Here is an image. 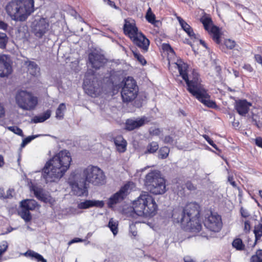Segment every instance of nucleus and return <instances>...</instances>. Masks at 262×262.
Returning <instances> with one entry per match:
<instances>
[{"mask_svg": "<svg viewBox=\"0 0 262 262\" xmlns=\"http://www.w3.org/2000/svg\"><path fill=\"white\" fill-rule=\"evenodd\" d=\"M176 64L180 75L186 83L187 91L205 106L212 108H216L217 105L215 102L210 99V96L201 84L199 74L193 71V77L190 80L188 73L189 65L181 59L177 60Z\"/></svg>", "mask_w": 262, "mask_h": 262, "instance_id": "nucleus-1", "label": "nucleus"}, {"mask_svg": "<svg viewBox=\"0 0 262 262\" xmlns=\"http://www.w3.org/2000/svg\"><path fill=\"white\" fill-rule=\"evenodd\" d=\"M72 158L67 150L55 155L46 163L42 171V177L47 183L55 182L62 178L69 168Z\"/></svg>", "mask_w": 262, "mask_h": 262, "instance_id": "nucleus-2", "label": "nucleus"}, {"mask_svg": "<svg viewBox=\"0 0 262 262\" xmlns=\"http://www.w3.org/2000/svg\"><path fill=\"white\" fill-rule=\"evenodd\" d=\"M200 207L196 203H190L184 208L173 209L172 218L175 223H180L189 228L192 232H199L202 229Z\"/></svg>", "mask_w": 262, "mask_h": 262, "instance_id": "nucleus-3", "label": "nucleus"}, {"mask_svg": "<svg viewBox=\"0 0 262 262\" xmlns=\"http://www.w3.org/2000/svg\"><path fill=\"white\" fill-rule=\"evenodd\" d=\"M6 10L12 20L25 21L34 11V0H12Z\"/></svg>", "mask_w": 262, "mask_h": 262, "instance_id": "nucleus-4", "label": "nucleus"}, {"mask_svg": "<svg viewBox=\"0 0 262 262\" xmlns=\"http://www.w3.org/2000/svg\"><path fill=\"white\" fill-rule=\"evenodd\" d=\"M134 212L138 216L152 217L158 210V205L154 197L148 192L142 191L133 202Z\"/></svg>", "mask_w": 262, "mask_h": 262, "instance_id": "nucleus-5", "label": "nucleus"}, {"mask_svg": "<svg viewBox=\"0 0 262 262\" xmlns=\"http://www.w3.org/2000/svg\"><path fill=\"white\" fill-rule=\"evenodd\" d=\"M144 186L151 193L163 194L166 191L165 181L158 170H151L145 176Z\"/></svg>", "mask_w": 262, "mask_h": 262, "instance_id": "nucleus-6", "label": "nucleus"}, {"mask_svg": "<svg viewBox=\"0 0 262 262\" xmlns=\"http://www.w3.org/2000/svg\"><path fill=\"white\" fill-rule=\"evenodd\" d=\"M85 181L95 186L103 185L105 183V176L103 170L98 166L90 165L83 171Z\"/></svg>", "mask_w": 262, "mask_h": 262, "instance_id": "nucleus-7", "label": "nucleus"}, {"mask_svg": "<svg viewBox=\"0 0 262 262\" xmlns=\"http://www.w3.org/2000/svg\"><path fill=\"white\" fill-rule=\"evenodd\" d=\"M122 83L123 86L121 92L122 100L125 102H131L138 95V86L137 82L132 77L128 76L123 80Z\"/></svg>", "mask_w": 262, "mask_h": 262, "instance_id": "nucleus-8", "label": "nucleus"}, {"mask_svg": "<svg viewBox=\"0 0 262 262\" xmlns=\"http://www.w3.org/2000/svg\"><path fill=\"white\" fill-rule=\"evenodd\" d=\"M204 29L208 33L212 40L217 45L221 43L222 32L220 28L213 24L209 14H204L200 19Z\"/></svg>", "mask_w": 262, "mask_h": 262, "instance_id": "nucleus-9", "label": "nucleus"}, {"mask_svg": "<svg viewBox=\"0 0 262 262\" xmlns=\"http://www.w3.org/2000/svg\"><path fill=\"white\" fill-rule=\"evenodd\" d=\"M15 99L19 107L26 110H34L38 103L37 98L26 91L18 92Z\"/></svg>", "mask_w": 262, "mask_h": 262, "instance_id": "nucleus-10", "label": "nucleus"}, {"mask_svg": "<svg viewBox=\"0 0 262 262\" xmlns=\"http://www.w3.org/2000/svg\"><path fill=\"white\" fill-rule=\"evenodd\" d=\"M205 227L211 231L219 232L222 227L223 223L221 216L216 213L210 212L204 221Z\"/></svg>", "mask_w": 262, "mask_h": 262, "instance_id": "nucleus-11", "label": "nucleus"}, {"mask_svg": "<svg viewBox=\"0 0 262 262\" xmlns=\"http://www.w3.org/2000/svg\"><path fill=\"white\" fill-rule=\"evenodd\" d=\"M87 78L84 79L83 89L85 92L92 97H97L100 92V82L93 76L92 81Z\"/></svg>", "mask_w": 262, "mask_h": 262, "instance_id": "nucleus-12", "label": "nucleus"}, {"mask_svg": "<svg viewBox=\"0 0 262 262\" xmlns=\"http://www.w3.org/2000/svg\"><path fill=\"white\" fill-rule=\"evenodd\" d=\"M88 61L91 67L99 70L103 67L107 62L104 56L98 52H91L88 55Z\"/></svg>", "mask_w": 262, "mask_h": 262, "instance_id": "nucleus-13", "label": "nucleus"}, {"mask_svg": "<svg viewBox=\"0 0 262 262\" xmlns=\"http://www.w3.org/2000/svg\"><path fill=\"white\" fill-rule=\"evenodd\" d=\"M129 187V185L126 184L118 192L111 196L107 202L108 207L112 208L114 205L123 201L127 195V191Z\"/></svg>", "mask_w": 262, "mask_h": 262, "instance_id": "nucleus-14", "label": "nucleus"}, {"mask_svg": "<svg viewBox=\"0 0 262 262\" xmlns=\"http://www.w3.org/2000/svg\"><path fill=\"white\" fill-rule=\"evenodd\" d=\"M49 23L46 18H41L36 22L34 25L32 30L34 35L41 38L49 30Z\"/></svg>", "mask_w": 262, "mask_h": 262, "instance_id": "nucleus-15", "label": "nucleus"}, {"mask_svg": "<svg viewBox=\"0 0 262 262\" xmlns=\"http://www.w3.org/2000/svg\"><path fill=\"white\" fill-rule=\"evenodd\" d=\"M130 40L134 45L140 49L142 52L146 53L148 51L150 41L141 32Z\"/></svg>", "mask_w": 262, "mask_h": 262, "instance_id": "nucleus-16", "label": "nucleus"}, {"mask_svg": "<svg viewBox=\"0 0 262 262\" xmlns=\"http://www.w3.org/2000/svg\"><path fill=\"white\" fill-rule=\"evenodd\" d=\"M123 32L126 36L131 39L140 33V32L138 31L135 21L130 18H127L124 19Z\"/></svg>", "mask_w": 262, "mask_h": 262, "instance_id": "nucleus-17", "label": "nucleus"}, {"mask_svg": "<svg viewBox=\"0 0 262 262\" xmlns=\"http://www.w3.org/2000/svg\"><path fill=\"white\" fill-rule=\"evenodd\" d=\"M12 72L10 61L7 55H0V77H7Z\"/></svg>", "mask_w": 262, "mask_h": 262, "instance_id": "nucleus-18", "label": "nucleus"}, {"mask_svg": "<svg viewBox=\"0 0 262 262\" xmlns=\"http://www.w3.org/2000/svg\"><path fill=\"white\" fill-rule=\"evenodd\" d=\"M86 181H83L80 183L70 182V184L73 193L77 196H87L88 191L86 186Z\"/></svg>", "mask_w": 262, "mask_h": 262, "instance_id": "nucleus-19", "label": "nucleus"}, {"mask_svg": "<svg viewBox=\"0 0 262 262\" xmlns=\"http://www.w3.org/2000/svg\"><path fill=\"white\" fill-rule=\"evenodd\" d=\"M104 206L103 201L96 200H85L78 204L77 207L80 209H86L92 207L102 208Z\"/></svg>", "mask_w": 262, "mask_h": 262, "instance_id": "nucleus-20", "label": "nucleus"}, {"mask_svg": "<svg viewBox=\"0 0 262 262\" xmlns=\"http://www.w3.org/2000/svg\"><path fill=\"white\" fill-rule=\"evenodd\" d=\"M252 106V103L246 99H239L235 102L234 107L239 115H246Z\"/></svg>", "mask_w": 262, "mask_h": 262, "instance_id": "nucleus-21", "label": "nucleus"}, {"mask_svg": "<svg viewBox=\"0 0 262 262\" xmlns=\"http://www.w3.org/2000/svg\"><path fill=\"white\" fill-rule=\"evenodd\" d=\"M147 122H148V120H147V118L145 116L136 120L128 119L126 121L125 129L129 131L133 130L142 126Z\"/></svg>", "mask_w": 262, "mask_h": 262, "instance_id": "nucleus-22", "label": "nucleus"}, {"mask_svg": "<svg viewBox=\"0 0 262 262\" xmlns=\"http://www.w3.org/2000/svg\"><path fill=\"white\" fill-rule=\"evenodd\" d=\"M113 141L118 152L123 153L126 150L127 143L122 136L119 135L114 137Z\"/></svg>", "mask_w": 262, "mask_h": 262, "instance_id": "nucleus-23", "label": "nucleus"}, {"mask_svg": "<svg viewBox=\"0 0 262 262\" xmlns=\"http://www.w3.org/2000/svg\"><path fill=\"white\" fill-rule=\"evenodd\" d=\"M177 20L183 30L187 34L191 39H196V36L193 29L181 17L177 16Z\"/></svg>", "mask_w": 262, "mask_h": 262, "instance_id": "nucleus-24", "label": "nucleus"}, {"mask_svg": "<svg viewBox=\"0 0 262 262\" xmlns=\"http://www.w3.org/2000/svg\"><path fill=\"white\" fill-rule=\"evenodd\" d=\"M217 45H219V48L223 52L227 53L228 50H233L235 47L236 43L234 40L226 38L223 42L221 41V43Z\"/></svg>", "mask_w": 262, "mask_h": 262, "instance_id": "nucleus-25", "label": "nucleus"}, {"mask_svg": "<svg viewBox=\"0 0 262 262\" xmlns=\"http://www.w3.org/2000/svg\"><path fill=\"white\" fill-rule=\"evenodd\" d=\"M23 255L37 262H47V260L41 255L31 250H27Z\"/></svg>", "mask_w": 262, "mask_h": 262, "instance_id": "nucleus-26", "label": "nucleus"}, {"mask_svg": "<svg viewBox=\"0 0 262 262\" xmlns=\"http://www.w3.org/2000/svg\"><path fill=\"white\" fill-rule=\"evenodd\" d=\"M37 202L34 200H24L20 202V207H25L29 210H34L38 206Z\"/></svg>", "mask_w": 262, "mask_h": 262, "instance_id": "nucleus-27", "label": "nucleus"}, {"mask_svg": "<svg viewBox=\"0 0 262 262\" xmlns=\"http://www.w3.org/2000/svg\"><path fill=\"white\" fill-rule=\"evenodd\" d=\"M18 214L26 223L32 220L30 210L25 207H21V210L18 211Z\"/></svg>", "mask_w": 262, "mask_h": 262, "instance_id": "nucleus-28", "label": "nucleus"}, {"mask_svg": "<svg viewBox=\"0 0 262 262\" xmlns=\"http://www.w3.org/2000/svg\"><path fill=\"white\" fill-rule=\"evenodd\" d=\"M33 190L35 197L44 202H47L49 200L48 197L43 193L42 190L40 188L36 187L33 188Z\"/></svg>", "mask_w": 262, "mask_h": 262, "instance_id": "nucleus-29", "label": "nucleus"}, {"mask_svg": "<svg viewBox=\"0 0 262 262\" xmlns=\"http://www.w3.org/2000/svg\"><path fill=\"white\" fill-rule=\"evenodd\" d=\"M107 227L110 229L114 235H116L118 232V222L113 218L110 219Z\"/></svg>", "mask_w": 262, "mask_h": 262, "instance_id": "nucleus-30", "label": "nucleus"}, {"mask_svg": "<svg viewBox=\"0 0 262 262\" xmlns=\"http://www.w3.org/2000/svg\"><path fill=\"white\" fill-rule=\"evenodd\" d=\"M28 72L32 76H36L39 72V68L33 61H30L28 65Z\"/></svg>", "mask_w": 262, "mask_h": 262, "instance_id": "nucleus-31", "label": "nucleus"}, {"mask_svg": "<svg viewBox=\"0 0 262 262\" xmlns=\"http://www.w3.org/2000/svg\"><path fill=\"white\" fill-rule=\"evenodd\" d=\"M159 148V145L157 142L152 141L149 143L147 146L146 150L144 153L147 154H154L157 151Z\"/></svg>", "mask_w": 262, "mask_h": 262, "instance_id": "nucleus-32", "label": "nucleus"}, {"mask_svg": "<svg viewBox=\"0 0 262 262\" xmlns=\"http://www.w3.org/2000/svg\"><path fill=\"white\" fill-rule=\"evenodd\" d=\"M254 233L255 237V240L254 244V245H255L256 243L258 241H262V224H259L255 227Z\"/></svg>", "mask_w": 262, "mask_h": 262, "instance_id": "nucleus-33", "label": "nucleus"}, {"mask_svg": "<svg viewBox=\"0 0 262 262\" xmlns=\"http://www.w3.org/2000/svg\"><path fill=\"white\" fill-rule=\"evenodd\" d=\"M260 116H249L248 120L249 122H251L254 125H256L259 128L262 127V121L259 119Z\"/></svg>", "mask_w": 262, "mask_h": 262, "instance_id": "nucleus-34", "label": "nucleus"}, {"mask_svg": "<svg viewBox=\"0 0 262 262\" xmlns=\"http://www.w3.org/2000/svg\"><path fill=\"white\" fill-rule=\"evenodd\" d=\"M145 18L147 21L151 24H155V23L157 22L156 20L155 15L152 12L150 8H149L147 10Z\"/></svg>", "mask_w": 262, "mask_h": 262, "instance_id": "nucleus-35", "label": "nucleus"}, {"mask_svg": "<svg viewBox=\"0 0 262 262\" xmlns=\"http://www.w3.org/2000/svg\"><path fill=\"white\" fill-rule=\"evenodd\" d=\"M232 246L237 250H242L245 247L242 240L239 238L234 239L232 242Z\"/></svg>", "mask_w": 262, "mask_h": 262, "instance_id": "nucleus-36", "label": "nucleus"}, {"mask_svg": "<svg viewBox=\"0 0 262 262\" xmlns=\"http://www.w3.org/2000/svg\"><path fill=\"white\" fill-rule=\"evenodd\" d=\"M50 116H35V117L31 119L30 123H37L43 122L50 118Z\"/></svg>", "mask_w": 262, "mask_h": 262, "instance_id": "nucleus-37", "label": "nucleus"}, {"mask_svg": "<svg viewBox=\"0 0 262 262\" xmlns=\"http://www.w3.org/2000/svg\"><path fill=\"white\" fill-rule=\"evenodd\" d=\"M169 153V149L167 147H162L159 151V157L162 159H165L168 156Z\"/></svg>", "mask_w": 262, "mask_h": 262, "instance_id": "nucleus-38", "label": "nucleus"}, {"mask_svg": "<svg viewBox=\"0 0 262 262\" xmlns=\"http://www.w3.org/2000/svg\"><path fill=\"white\" fill-rule=\"evenodd\" d=\"M250 262H262V249L256 251L255 255L251 257Z\"/></svg>", "mask_w": 262, "mask_h": 262, "instance_id": "nucleus-39", "label": "nucleus"}, {"mask_svg": "<svg viewBox=\"0 0 262 262\" xmlns=\"http://www.w3.org/2000/svg\"><path fill=\"white\" fill-rule=\"evenodd\" d=\"M39 136H40V135H32V136H30L26 137V138H25L23 140V141L20 145V147L21 148L25 147L26 146V145L29 144L33 140L35 139L36 138L39 137Z\"/></svg>", "mask_w": 262, "mask_h": 262, "instance_id": "nucleus-40", "label": "nucleus"}, {"mask_svg": "<svg viewBox=\"0 0 262 262\" xmlns=\"http://www.w3.org/2000/svg\"><path fill=\"white\" fill-rule=\"evenodd\" d=\"M7 128L9 130L13 132V133H14L18 136H20L21 137L24 136L23 130L20 128L18 127L17 126H7Z\"/></svg>", "mask_w": 262, "mask_h": 262, "instance_id": "nucleus-41", "label": "nucleus"}, {"mask_svg": "<svg viewBox=\"0 0 262 262\" xmlns=\"http://www.w3.org/2000/svg\"><path fill=\"white\" fill-rule=\"evenodd\" d=\"M7 42V37L5 33L0 32V47L5 48Z\"/></svg>", "mask_w": 262, "mask_h": 262, "instance_id": "nucleus-42", "label": "nucleus"}, {"mask_svg": "<svg viewBox=\"0 0 262 262\" xmlns=\"http://www.w3.org/2000/svg\"><path fill=\"white\" fill-rule=\"evenodd\" d=\"M134 56L135 58L142 64L145 65L146 64V61L143 56L140 54L139 53L133 52Z\"/></svg>", "mask_w": 262, "mask_h": 262, "instance_id": "nucleus-43", "label": "nucleus"}, {"mask_svg": "<svg viewBox=\"0 0 262 262\" xmlns=\"http://www.w3.org/2000/svg\"><path fill=\"white\" fill-rule=\"evenodd\" d=\"M66 105L65 103H62L59 104L56 111V115H61L63 114L66 110Z\"/></svg>", "mask_w": 262, "mask_h": 262, "instance_id": "nucleus-44", "label": "nucleus"}, {"mask_svg": "<svg viewBox=\"0 0 262 262\" xmlns=\"http://www.w3.org/2000/svg\"><path fill=\"white\" fill-rule=\"evenodd\" d=\"M230 119L232 123V125L235 128H240V123L239 120H236L235 116H230Z\"/></svg>", "mask_w": 262, "mask_h": 262, "instance_id": "nucleus-45", "label": "nucleus"}, {"mask_svg": "<svg viewBox=\"0 0 262 262\" xmlns=\"http://www.w3.org/2000/svg\"><path fill=\"white\" fill-rule=\"evenodd\" d=\"M162 49L164 51L174 53V50L169 43H164L162 45Z\"/></svg>", "mask_w": 262, "mask_h": 262, "instance_id": "nucleus-46", "label": "nucleus"}, {"mask_svg": "<svg viewBox=\"0 0 262 262\" xmlns=\"http://www.w3.org/2000/svg\"><path fill=\"white\" fill-rule=\"evenodd\" d=\"M203 137L207 141V142L214 148L218 150V148L215 144L214 143L213 141L209 138L208 135H203Z\"/></svg>", "mask_w": 262, "mask_h": 262, "instance_id": "nucleus-47", "label": "nucleus"}, {"mask_svg": "<svg viewBox=\"0 0 262 262\" xmlns=\"http://www.w3.org/2000/svg\"><path fill=\"white\" fill-rule=\"evenodd\" d=\"M149 134L150 135L159 136L162 132V130H161L159 128H150L149 129Z\"/></svg>", "mask_w": 262, "mask_h": 262, "instance_id": "nucleus-48", "label": "nucleus"}, {"mask_svg": "<svg viewBox=\"0 0 262 262\" xmlns=\"http://www.w3.org/2000/svg\"><path fill=\"white\" fill-rule=\"evenodd\" d=\"M129 232L133 236H136V235H137V231L135 224H132L131 225H130Z\"/></svg>", "mask_w": 262, "mask_h": 262, "instance_id": "nucleus-49", "label": "nucleus"}, {"mask_svg": "<svg viewBox=\"0 0 262 262\" xmlns=\"http://www.w3.org/2000/svg\"><path fill=\"white\" fill-rule=\"evenodd\" d=\"M163 141L166 144H172L173 142V139L170 136H166L163 139Z\"/></svg>", "mask_w": 262, "mask_h": 262, "instance_id": "nucleus-50", "label": "nucleus"}, {"mask_svg": "<svg viewBox=\"0 0 262 262\" xmlns=\"http://www.w3.org/2000/svg\"><path fill=\"white\" fill-rule=\"evenodd\" d=\"M241 215L245 218H246L250 215L248 211L243 207L241 208Z\"/></svg>", "mask_w": 262, "mask_h": 262, "instance_id": "nucleus-51", "label": "nucleus"}, {"mask_svg": "<svg viewBox=\"0 0 262 262\" xmlns=\"http://www.w3.org/2000/svg\"><path fill=\"white\" fill-rule=\"evenodd\" d=\"M186 187L189 190H193L196 189L195 186L191 182L189 181L186 183Z\"/></svg>", "mask_w": 262, "mask_h": 262, "instance_id": "nucleus-52", "label": "nucleus"}, {"mask_svg": "<svg viewBox=\"0 0 262 262\" xmlns=\"http://www.w3.org/2000/svg\"><path fill=\"white\" fill-rule=\"evenodd\" d=\"M250 230V224L249 221H246L244 223V231L246 232Z\"/></svg>", "mask_w": 262, "mask_h": 262, "instance_id": "nucleus-53", "label": "nucleus"}, {"mask_svg": "<svg viewBox=\"0 0 262 262\" xmlns=\"http://www.w3.org/2000/svg\"><path fill=\"white\" fill-rule=\"evenodd\" d=\"M103 1L104 3H107V4L111 7L117 9V7L116 6V4L114 2L112 1L111 0H103Z\"/></svg>", "mask_w": 262, "mask_h": 262, "instance_id": "nucleus-54", "label": "nucleus"}, {"mask_svg": "<svg viewBox=\"0 0 262 262\" xmlns=\"http://www.w3.org/2000/svg\"><path fill=\"white\" fill-rule=\"evenodd\" d=\"M255 144L259 147L262 148V138L261 137H257L255 139Z\"/></svg>", "mask_w": 262, "mask_h": 262, "instance_id": "nucleus-55", "label": "nucleus"}, {"mask_svg": "<svg viewBox=\"0 0 262 262\" xmlns=\"http://www.w3.org/2000/svg\"><path fill=\"white\" fill-rule=\"evenodd\" d=\"M7 28H8L7 24H6V23H5L4 21H3L2 20H0V29L4 30H6L7 29Z\"/></svg>", "mask_w": 262, "mask_h": 262, "instance_id": "nucleus-56", "label": "nucleus"}, {"mask_svg": "<svg viewBox=\"0 0 262 262\" xmlns=\"http://www.w3.org/2000/svg\"><path fill=\"white\" fill-rule=\"evenodd\" d=\"M243 68L249 72H252L253 71V69L250 64H245Z\"/></svg>", "mask_w": 262, "mask_h": 262, "instance_id": "nucleus-57", "label": "nucleus"}, {"mask_svg": "<svg viewBox=\"0 0 262 262\" xmlns=\"http://www.w3.org/2000/svg\"><path fill=\"white\" fill-rule=\"evenodd\" d=\"M228 181L230 182V184L233 187H236V184L235 181H233V177L229 176L228 178Z\"/></svg>", "mask_w": 262, "mask_h": 262, "instance_id": "nucleus-58", "label": "nucleus"}, {"mask_svg": "<svg viewBox=\"0 0 262 262\" xmlns=\"http://www.w3.org/2000/svg\"><path fill=\"white\" fill-rule=\"evenodd\" d=\"M255 60L259 63L262 64V56L260 54H256L255 55Z\"/></svg>", "mask_w": 262, "mask_h": 262, "instance_id": "nucleus-59", "label": "nucleus"}, {"mask_svg": "<svg viewBox=\"0 0 262 262\" xmlns=\"http://www.w3.org/2000/svg\"><path fill=\"white\" fill-rule=\"evenodd\" d=\"M184 262H195V260L189 256H186L184 257Z\"/></svg>", "mask_w": 262, "mask_h": 262, "instance_id": "nucleus-60", "label": "nucleus"}, {"mask_svg": "<svg viewBox=\"0 0 262 262\" xmlns=\"http://www.w3.org/2000/svg\"><path fill=\"white\" fill-rule=\"evenodd\" d=\"M12 190L9 189L7 191V194L5 195V198L4 199H8L11 198L12 194H11Z\"/></svg>", "mask_w": 262, "mask_h": 262, "instance_id": "nucleus-61", "label": "nucleus"}, {"mask_svg": "<svg viewBox=\"0 0 262 262\" xmlns=\"http://www.w3.org/2000/svg\"><path fill=\"white\" fill-rule=\"evenodd\" d=\"M82 240L79 238H75L69 242V244H71L72 243H77V242H82Z\"/></svg>", "mask_w": 262, "mask_h": 262, "instance_id": "nucleus-62", "label": "nucleus"}, {"mask_svg": "<svg viewBox=\"0 0 262 262\" xmlns=\"http://www.w3.org/2000/svg\"><path fill=\"white\" fill-rule=\"evenodd\" d=\"M5 164L4 157L2 155H0V167H2L4 166Z\"/></svg>", "mask_w": 262, "mask_h": 262, "instance_id": "nucleus-63", "label": "nucleus"}, {"mask_svg": "<svg viewBox=\"0 0 262 262\" xmlns=\"http://www.w3.org/2000/svg\"><path fill=\"white\" fill-rule=\"evenodd\" d=\"M5 191L3 188H0V198H5Z\"/></svg>", "mask_w": 262, "mask_h": 262, "instance_id": "nucleus-64", "label": "nucleus"}]
</instances>
